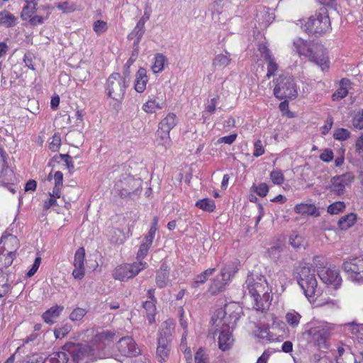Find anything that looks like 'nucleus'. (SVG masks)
<instances>
[{"mask_svg":"<svg viewBox=\"0 0 363 363\" xmlns=\"http://www.w3.org/2000/svg\"><path fill=\"white\" fill-rule=\"evenodd\" d=\"M82 335V340L86 344L69 342L59 352L49 354L43 363H67L69 355L73 362H79L85 359L94 360L104 357L101 350L104 349V340L108 337L107 333H98L94 329H88Z\"/></svg>","mask_w":363,"mask_h":363,"instance_id":"obj_1","label":"nucleus"},{"mask_svg":"<svg viewBox=\"0 0 363 363\" xmlns=\"http://www.w3.org/2000/svg\"><path fill=\"white\" fill-rule=\"evenodd\" d=\"M241 311L237 303L231 302L216 310L212 315L213 337L218 336V348L223 352L229 350L233 345L232 330L240 317Z\"/></svg>","mask_w":363,"mask_h":363,"instance_id":"obj_2","label":"nucleus"},{"mask_svg":"<svg viewBox=\"0 0 363 363\" xmlns=\"http://www.w3.org/2000/svg\"><path fill=\"white\" fill-rule=\"evenodd\" d=\"M245 295H249L253 300V307L257 311L267 310L271 305L273 289L262 275L250 274L243 285Z\"/></svg>","mask_w":363,"mask_h":363,"instance_id":"obj_3","label":"nucleus"},{"mask_svg":"<svg viewBox=\"0 0 363 363\" xmlns=\"http://www.w3.org/2000/svg\"><path fill=\"white\" fill-rule=\"evenodd\" d=\"M298 283L310 302L315 301L322 294L320 287L318 286L315 272L309 267L304 266L301 268Z\"/></svg>","mask_w":363,"mask_h":363,"instance_id":"obj_4","label":"nucleus"},{"mask_svg":"<svg viewBox=\"0 0 363 363\" xmlns=\"http://www.w3.org/2000/svg\"><path fill=\"white\" fill-rule=\"evenodd\" d=\"M301 28L309 34L322 35L331 30L330 18L325 9L310 17L307 21L299 20Z\"/></svg>","mask_w":363,"mask_h":363,"instance_id":"obj_5","label":"nucleus"},{"mask_svg":"<svg viewBox=\"0 0 363 363\" xmlns=\"http://www.w3.org/2000/svg\"><path fill=\"white\" fill-rule=\"evenodd\" d=\"M128 85V79L119 73H113L106 79L105 91L110 99L121 102Z\"/></svg>","mask_w":363,"mask_h":363,"instance_id":"obj_6","label":"nucleus"},{"mask_svg":"<svg viewBox=\"0 0 363 363\" xmlns=\"http://www.w3.org/2000/svg\"><path fill=\"white\" fill-rule=\"evenodd\" d=\"M141 180L130 174H124L116 178L112 193L121 198L135 194L141 188Z\"/></svg>","mask_w":363,"mask_h":363,"instance_id":"obj_7","label":"nucleus"},{"mask_svg":"<svg viewBox=\"0 0 363 363\" xmlns=\"http://www.w3.org/2000/svg\"><path fill=\"white\" fill-rule=\"evenodd\" d=\"M274 89V96L279 99H295L298 96V90L294 79L289 74L279 75L275 79Z\"/></svg>","mask_w":363,"mask_h":363,"instance_id":"obj_8","label":"nucleus"},{"mask_svg":"<svg viewBox=\"0 0 363 363\" xmlns=\"http://www.w3.org/2000/svg\"><path fill=\"white\" fill-rule=\"evenodd\" d=\"M147 263L144 261L133 262V264H121L113 271V277L115 279L122 281L135 277L143 269L147 268Z\"/></svg>","mask_w":363,"mask_h":363,"instance_id":"obj_9","label":"nucleus"},{"mask_svg":"<svg viewBox=\"0 0 363 363\" xmlns=\"http://www.w3.org/2000/svg\"><path fill=\"white\" fill-rule=\"evenodd\" d=\"M354 175L352 172H346L340 175L333 177L327 188L333 194L342 196L346 192L347 188L351 186L354 182Z\"/></svg>","mask_w":363,"mask_h":363,"instance_id":"obj_10","label":"nucleus"},{"mask_svg":"<svg viewBox=\"0 0 363 363\" xmlns=\"http://www.w3.org/2000/svg\"><path fill=\"white\" fill-rule=\"evenodd\" d=\"M342 268L350 280L354 282L363 283V256L345 260Z\"/></svg>","mask_w":363,"mask_h":363,"instance_id":"obj_11","label":"nucleus"},{"mask_svg":"<svg viewBox=\"0 0 363 363\" xmlns=\"http://www.w3.org/2000/svg\"><path fill=\"white\" fill-rule=\"evenodd\" d=\"M318 277L328 287L337 289L342 285V279L339 270L335 267H323L318 270Z\"/></svg>","mask_w":363,"mask_h":363,"instance_id":"obj_12","label":"nucleus"},{"mask_svg":"<svg viewBox=\"0 0 363 363\" xmlns=\"http://www.w3.org/2000/svg\"><path fill=\"white\" fill-rule=\"evenodd\" d=\"M236 272L235 268L232 264H226L220 273L213 279L209 288L211 294H216L221 291L230 279L231 277Z\"/></svg>","mask_w":363,"mask_h":363,"instance_id":"obj_13","label":"nucleus"},{"mask_svg":"<svg viewBox=\"0 0 363 363\" xmlns=\"http://www.w3.org/2000/svg\"><path fill=\"white\" fill-rule=\"evenodd\" d=\"M308 60L317 65L323 72H328L330 69L328 55L322 45L314 46V50Z\"/></svg>","mask_w":363,"mask_h":363,"instance_id":"obj_14","label":"nucleus"},{"mask_svg":"<svg viewBox=\"0 0 363 363\" xmlns=\"http://www.w3.org/2000/svg\"><path fill=\"white\" fill-rule=\"evenodd\" d=\"M119 352L125 357L137 356L140 353V349L130 337H122L118 342Z\"/></svg>","mask_w":363,"mask_h":363,"instance_id":"obj_15","label":"nucleus"},{"mask_svg":"<svg viewBox=\"0 0 363 363\" xmlns=\"http://www.w3.org/2000/svg\"><path fill=\"white\" fill-rule=\"evenodd\" d=\"M85 250L84 247H79L75 252L73 261L74 269L72 276L75 279H82L85 274L84 266Z\"/></svg>","mask_w":363,"mask_h":363,"instance_id":"obj_16","label":"nucleus"},{"mask_svg":"<svg viewBox=\"0 0 363 363\" xmlns=\"http://www.w3.org/2000/svg\"><path fill=\"white\" fill-rule=\"evenodd\" d=\"M258 50L261 57L267 62V77L269 79L278 69V65L265 43H260L258 47Z\"/></svg>","mask_w":363,"mask_h":363,"instance_id":"obj_17","label":"nucleus"},{"mask_svg":"<svg viewBox=\"0 0 363 363\" xmlns=\"http://www.w3.org/2000/svg\"><path fill=\"white\" fill-rule=\"evenodd\" d=\"M18 247V240L13 235H2L0 241V252L16 257V250Z\"/></svg>","mask_w":363,"mask_h":363,"instance_id":"obj_18","label":"nucleus"},{"mask_svg":"<svg viewBox=\"0 0 363 363\" xmlns=\"http://www.w3.org/2000/svg\"><path fill=\"white\" fill-rule=\"evenodd\" d=\"M0 156L3 162V168L0 173V183L2 185L13 184L16 177L12 169L6 166V152L0 148Z\"/></svg>","mask_w":363,"mask_h":363,"instance_id":"obj_19","label":"nucleus"},{"mask_svg":"<svg viewBox=\"0 0 363 363\" xmlns=\"http://www.w3.org/2000/svg\"><path fill=\"white\" fill-rule=\"evenodd\" d=\"M171 342L162 338H157V347L156 350V358L158 362L162 363L166 362L170 354Z\"/></svg>","mask_w":363,"mask_h":363,"instance_id":"obj_20","label":"nucleus"},{"mask_svg":"<svg viewBox=\"0 0 363 363\" xmlns=\"http://www.w3.org/2000/svg\"><path fill=\"white\" fill-rule=\"evenodd\" d=\"M255 20L258 23V26L257 28L259 29H264L273 21L274 17L269 13L267 9L260 6L256 14Z\"/></svg>","mask_w":363,"mask_h":363,"instance_id":"obj_21","label":"nucleus"},{"mask_svg":"<svg viewBox=\"0 0 363 363\" xmlns=\"http://www.w3.org/2000/svg\"><path fill=\"white\" fill-rule=\"evenodd\" d=\"M107 236L112 243L121 245L129 237V230L125 232L123 229L111 228L108 230Z\"/></svg>","mask_w":363,"mask_h":363,"instance_id":"obj_22","label":"nucleus"},{"mask_svg":"<svg viewBox=\"0 0 363 363\" xmlns=\"http://www.w3.org/2000/svg\"><path fill=\"white\" fill-rule=\"evenodd\" d=\"M145 33V21L143 19H140L132 30V32L128 35V38L130 40H133V45L135 47V51L138 52V45L140 41Z\"/></svg>","mask_w":363,"mask_h":363,"instance_id":"obj_23","label":"nucleus"},{"mask_svg":"<svg viewBox=\"0 0 363 363\" xmlns=\"http://www.w3.org/2000/svg\"><path fill=\"white\" fill-rule=\"evenodd\" d=\"M175 323L173 320L169 319L163 322L161 325L157 338H162L171 342L172 334L174 331Z\"/></svg>","mask_w":363,"mask_h":363,"instance_id":"obj_24","label":"nucleus"},{"mask_svg":"<svg viewBox=\"0 0 363 363\" xmlns=\"http://www.w3.org/2000/svg\"><path fill=\"white\" fill-rule=\"evenodd\" d=\"M135 77V90L138 93H143L145 90L148 82L147 70L143 67H140Z\"/></svg>","mask_w":363,"mask_h":363,"instance_id":"obj_25","label":"nucleus"},{"mask_svg":"<svg viewBox=\"0 0 363 363\" xmlns=\"http://www.w3.org/2000/svg\"><path fill=\"white\" fill-rule=\"evenodd\" d=\"M170 131L163 130L158 127L155 133V143L157 146L163 147L165 150L171 147L172 140L169 135Z\"/></svg>","mask_w":363,"mask_h":363,"instance_id":"obj_26","label":"nucleus"},{"mask_svg":"<svg viewBox=\"0 0 363 363\" xmlns=\"http://www.w3.org/2000/svg\"><path fill=\"white\" fill-rule=\"evenodd\" d=\"M63 310V306L55 305L43 313L42 318L45 323L52 325L59 318Z\"/></svg>","mask_w":363,"mask_h":363,"instance_id":"obj_27","label":"nucleus"},{"mask_svg":"<svg viewBox=\"0 0 363 363\" xmlns=\"http://www.w3.org/2000/svg\"><path fill=\"white\" fill-rule=\"evenodd\" d=\"M350 80L346 78L342 79L339 82V87L332 96L333 101H339L344 99L347 94L350 87Z\"/></svg>","mask_w":363,"mask_h":363,"instance_id":"obj_28","label":"nucleus"},{"mask_svg":"<svg viewBox=\"0 0 363 363\" xmlns=\"http://www.w3.org/2000/svg\"><path fill=\"white\" fill-rule=\"evenodd\" d=\"M294 47L299 55H303L308 59L314 50V46L311 48L306 40L298 38L294 41Z\"/></svg>","mask_w":363,"mask_h":363,"instance_id":"obj_29","label":"nucleus"},{"mask_svg":"<svg viewBox=\"0 0 363 363\" xmlns=\"http://www.w3.org/2000/svg\"><path fill=\"white\" fill-rule=\"evenodd\" d=\"M153 239L151 235H147L143 238L136 256L138 262L143 261L142 259L147 256L149 249L152 244Z\"/></svg>","mask_w":363,"mask_h":363,"instance_id":"obj_30","label":"nucleus"},{"mask_svg":"<svg viewBox=\"0 0 363 363\" xmlns=\"http://www.w3.org/2000/svg\"><path fill=\"white\" fill-rule=\"evenodd\" d=\"M164 101L158 98H151L143 106V110L147 113H154L163 108Z\"/></svg>","mask_w":363,"mask_h":363,"instance_id":"obj_31","label":"nucleus"},{"mask_svg":"<svg viewBox=\"0 0 363 363\" xmlns=\"http://www.w3.org/2000/svg\"><path fill=\"white\" fill-rule=\"evenodd\" d=\"M294 211L301 215H310L318 216L320 215L318 210L313 204L299 203L295 206Z\"/></svg>","mask_w":363,"mask_h":363,"instance_id":"obj_32","label":"nucleus"},{"mask_svg":"<svg viewBox=\"0 0 363 363\" xmlns=\"http://www.w3.org/2000/svg\"><path fill=\"white\" fill-rule=\"evenodd\" d=\"M231 62L230 55L225 52V54L220 53L215 56L213 60L212 65L215 69H224Z\"/></svg>","mask_w":363,"mask_h":363,"instance_id":"obj_33","label":"nucleus"},{"mask_svg":"<svg viewBox=\"0 0 363 363\" xmlns=\"http://www.w3.org/2000/svg\"><path fill=\"white\" fill-rule=\"evenodd\" d=\"M17 18L10 13L4 10L0 12V26L6 28H11L16 26Z\"/></svg>","mask_w":363,"mask_h":363,"instance_id":"obj_34","label":"nucleus"},{"mask_svg":"<svg viewBox=\"0 0 363 363\" xmlns=\"http://www.w3.org/2000/svg\"><path fill=\"white\" fill-rule=\"evenodd\" d=\"M177 123V116L174 113H168L158 124V127L163 130L171 131Z\"/></svg>","mask_w":363,"mask_h":363,"instance_id":"obj_35","label":"nucleus"},{"mask_svg":"<svg viewBox=\"0 0 363 363\" xmlns=\"http://www.w3.org/2000/svg\"><path fill=\"white\" fill-rule=\"evenodd\" d=\"M357 220V215L350 213L341 217L337 223L339 228L342 230H346L354 225Z\"/></svg>","mask_w":363,"mask_h":363,"instance_id":"obj_36","label":"nucleus"},{"mask_svg":"<svg viewBox=\"0 0 363 363\" xmlns=\"http://www.w3.org/2000/svg\"><path fill=\"white\" fill-rule=\"evenodd\" d=\"M38 9L45 11L46 13V15L45 17H43V16H40V15H35V16H32L30 18H29V21H30V24L33 26L43 24L44 23V21L49 17V16L50 15V13H52V8L51 6H50L49 5H45V6H40L38 8Z\"/></svg>","mask_w":363,"mask_h":363,"instance_id":"obj_37","label":"nucleus"},{"mask_svg":"<svg viewBox=\"0 0 363 363\" xmlns=\"http://www.w3.org/2000/svg\"><path fill=\"white\" fill-rule=\"evenodd\" d=\"M345 330L350 332L353 338L357 339L359 342L363 340V324L350 323L345 325Z\"/></svg>","mask_w":363,"mask_h":363,"instance_id":"obj_38","label":"nucleus"},{"mask_svg":"<svg viewBox=\"0 0 363 363\" xmlns=\"http://www.w3.org/2000/svg\"><path fill=\"white\" fill-rule=\"evenodd\" d=\"M169 281V271L167 267L162 264L157 273L156 283L160 288L167 286Z\"/></svg>","mask_w":363,"mask_h":363,"instance_id":"obj_39","label":"nucleus"},{"mask_svg":"<svg viewBox=\"0 0 363 363\" xmlns=\"http://www.w3.org/2000/svg\"><path fill=\"white\" fill-rule=\"evenodd\" d=\"M167 62L166 57L161 53H157L154 57L152 70L154 73H160L164 69V64Z\"/></svg>","mask_w":363,"mask_h":363,"instance_id":"obj_40","label":"nucleus"},{"mask_svg":"<svg viewBox=\"0 0 363 363\" xmlns=\"http://www.w3.org/2000/svg\"><path fill=\"white\" fill-rule=\"evenodd\" d=\"M301 315L294 310L289 311L286 314V321L291 328H296L299 325Z\"/></svg>","mask_w":363,"mask_h":363,"instance_id":"obj_41","label":"nucleus"},{"mask_svg":"<svg viewBox=\"0 0 363 363\" xmlns=\"http://www.w3.org/2000/svg\"><path fill=\"white\" fill-rule=\"evenodd\" d=\"M143 307L147 312V318L150 323L155 322V315L156 313V306L152 301H147L144 303Z\"/></svg>","mask_w":363,"mask_h":363,"instance_id":"obj_42","label":"nucleus"},{"mask_svg":"<svg viewBox=\"0 0 363 363\" xmlns=\"http://www.w3.org/2000/svg\"><path fill=\"white\" fill-rule=\"evenodd\" d=\"M196 206L208 212H213L216 208L215 202L210 199H203L196 203Z\"/></svg>","mask_w":363,"mask_h":363,"instance_id":"obj_43","label":"nucleus"},{"mask_svg":"<svg viewBox=\"0 0 363 363\" xmlns=\"http://www.w3.org/2000/svg\"><path fill=\"white\" fill-rule=\"evenodd\" d=\"M15 258L16 257L13 255L0 252V270L3 271L11 266Z\"/></svg>","mask_w":363,"mask_h":363,"instance_id":"obj_44","label":"nucleus"},{"mask_svg":"<svg viewBox=\"0 0 363 363\" xmlns=\"http://www.w3.org/2000/svg\"><path fill=\"white\" fill-rule=\"evenodd\" d=\"M216 271V268H209L200 274L197 275L194 286H198L199 284H203L206 281L208 277L213 274V273Z\"/></svg>","mask_w":363,"mask_h":363,"instance_id":"obj_45","label":"nucleus"},{"mask_svg":"<svg viewBox=\"0 0 363 363\" xmlns=\"http://www.w3.org/2000/svg\"><path fill=\"white\" fill-rule=\"evenodd\" d=\"M36 4H26L22 10L21 18L23 20H27L30 18L36 11Z\"/></svg>","mask_w":363,"mask_h":363,"instance_id":"obj_46","label":"nucleus"},{"mask_svg":"<svg viewBox=\"0 0 363 363\" xmlns=\"http://www.w3.org/2000/svg\"><path fill=\"white\" fill-rule=\"evenodd\" d=\"M346 206L343 201H335L328 207V213L332 215L338 214L345 210Z\"/></svg>","mask_w":363,"mask_h":363,"instance_id":"obj_47","label":"nucleus"},{"mask_svg":"<svg viewBox=\"0 0 363 363\" xmlns=\"http://www.w3.org/2000/svg\"><path fill=\"white\" fill-rule=\"evenodd\" d=\"M270 179L274 184L281 185L284 183V176L281 170L277 169L270 173Z\"/></svg>","mask_w":363,"mask_h":363,"instance_id":"obj_48","label":"nucleus"},{"mask_svg":"<svg viewBox=\"0 0 363 363\" xmlns=\"http://www.w3.org/2000/svg\"><path fill=\"white\" fill-rule=\"evenodd\" d=\"M87 311L86 309L77 307L70 313L69 319L73 322L79 321L84 317Z\"/></svg>","mask_w":363,"mask_h":363,"instance_id":"obj_49","label":"nucleus"},{"mask_svg":"<svg viewBox=\"0 0 363 363\" xmlns=\"http://www.w3.org/2000/svg\"><path fill=\"white\" fill-rule=\"evenodd\" d=\"M61 146V137L59 133H55L51 138V141L49 142V148L52 152H57L59 150Z\"/></svg>","mask_w":363,"mask_h":363,"instance_id":"obj_50","label":"nucleus"},{"mask_svg":"<svg viewBox=\"0 0 363 363\" xmlns=\"http://www.w3.org/2000/svg\"><path fill=\"white\" fill-rule=\"evenodd\" d=\"M72 329V326L69 324H65L62 327L55 329L54 335L56 339L65 337Z\"/></svg>","mask_w":363,"mask_h":363,"instance_id":"obj_51","label":"nucleus"},{"mask_svg":"<svg viewBox=\"0 0 363 363\" xmlns=\"http://www.w3.org/2000/svg\"><path fill=\"white\" fill-rule=\"evenodd\" d=\"M179 349L184 352L185 358L186 359H191V352L190 349L187 347L186 336V334H182Z\"/></svg>","mask_w":363,"mask_h":363,"instance_id":"obj_52","label":"nucleus"},{"mask_svg":"<svg viewBox=\"0 0 363 363\" xmlns=\"http://www.w3.org/2000/svg\"><path fill=\"white\" fill-rule=\"evenodd\" d=\"M289 243L294 248L300 247L303 243V238L301 235L293 233L289 237Z\"/></svg>","mask_w":363,"mask_h":363,"instance_id":"obj_53","label":"nucleus"},{"mask_svg":"<svg viewBox=\"0 0 363 363\" xmlns=\"http://www.w3.org/2000/svg\"><path fill=\"white\" fill-rule=\"evenodd\" d=\"M93 28L97 35H101L106 31L108 26L106 22L98 20L94 23Z\"/></svg>","mask_w":363,"mask_h":363,"instance_id":"obj_54","label":"nucleus"},{"mask_svg":"<svg viewBox=\"0 0 363 363\" xmlns=\"http://www.w3.org/2000/svg\"><path fill=\"white\" fill-rule=\"evenodd\" d=\"M352 125L356 129H363V110L354 115L352 119Z\"/></svg>","mask_w":363,"mask_h":363,"instance_id":"obj_55","label":"nucleus"},{"mask_svg":"<svg viewBox=\"0 0 363 363\" xmlns=\"http://www.w3.org/2000/svg\"><path fill=\"white\" fill-rule=\"evenodd\" d=\"M350 136V133L345 128H339L334 133L333 137L338 140H345Z\"/></svg>","mask_w":363,"mask_h":363,"instance_id":"obj_56","label":"nucleus"},{"mask_svg":"<svg viewBox=\"0 0 363 363\" xmlns=\"http://www.w3.org/2000/svg\"><path fill=\"white\" fill-rule=\"evenodd\" d=\"M194 360L195 363H208V355L202 348H200L195 354Z\"/></svg>","mask_w":363,"mask_h":363,"instance_id":"obj_57","label":"nucleus"},{"mask_svg":"<svg viewBox=\"0 0 363 363\" xmlns=\"http://www.w3.org/2000/svg\"><path fill=\"white\" fill-rule=\"evenodd\" d=\"M264 153V148L260 140H257L254 143L253 155L258 157Z\"/></svg>","mask_w":363,"mask_h":363,"instance_id":"obj_58","label":"nucleus"},{"mask_svg":"<svg viewBox=\"0 0 363 363\" xmlns=\"http://www.w3.org/2000/svg\"><path fill=\"white\" fill-rule=\"evenodd\" d=\"M255 188V192L262 197L267 196L269 191V187L265 183H260L257 186H254Z\"/></svg>","mask_w":363,"mask_h":363,"instance_id":"obj_59","label":"nucleus"},{"mask_svg":"<svg viewBox=\"0 0 363 363\" xmlns=\"http://www.w3.org/2000/svg\"><path fill=\"white\" fill-rule=\"evenodd\" d=\"M334 155L333 151L330 149H325L323 152L320 155V159L325 162H329L333 160Z\"/></svg>","mask_w":363,"mask_h":363,"instance_id":"obj_60","label":"nucleus"},{"mask_svg":"<svg viewBox=\"0 0 363 363\" xmlns=\"http://www.w3.org/2000/svg\"><path fill=\"white\" fill-rule=\"evenodd\" d=\"M40 263L41 258L40 257H36L31 268L28 270V272L26 274L27 277H31L32 276H33L38 271Z\"/></svg>","mask_w":363,"mask_h":363,"instance_id":"obj_61","label":"nucleus"},{"mask_svg":"<svg viewBox=\"0 0 363 363\" xmlns=\"http://www.w3.org/2000/svg\"><path fill=\"white\" fill-rule=\"evenodd\" d=\"M34 58H35L34 55L30 52L26 53L24 55V58H23V61H24L26 65L29 69H33V70L35 69L34 63H33Z\"/></svg>","mask_w":363,"mask_h":363,"instance_id":"obj_62","label":"nucleus"},{"mask_svg":"<svg viewBox=\"0 0 363 363\" xmlns=\"http://www.w3.org/2000/svg\"><path fill=\"white\" fill-rule=\"evenodd\" d=\"M237 138V134H231L227 136L221 137L218 139V143H225L231 145L235 142Z\"/></svg>","mask_w":363,"mask_h":363,"instance_id":"obj_63","label":"nucleus"},{"mask_svg":"<svg viewBox=\"0 0 363 363\" xmlns=\"http://www.w3.org/2000/svg\"><path fill=\"white\" fill-rule=\"evenodd\" d=\"M355 148L359 155H362L363 152V133L357 138L355 144Z\"/></svg>","mask_w":363,"mask_h":363,"instance_id":"obj_64","label":"nucleus"}]
</instances>
